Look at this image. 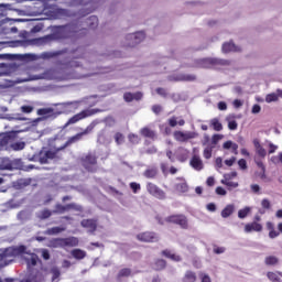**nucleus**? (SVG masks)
Wrapping results in <instances>:
<instances>
[{
    "instance_id": "1",
    "label": "nucleus",
    "mask_w": 282,
    "mask_h": 282,
    "mask_svg": "<svg viewBox=\"0 0 282 282\" xmlns=\"http://www.w3.org/2000/svg\"><path fill=\"white\" fill-rule=\"evenodd\" d=\"M25 252V245H20L18 247H8L0 250V270L10 265L14 261L15 257L23 254Z\"/></svg>"
},
{
    "instance_id": "2",
    "label": "nucleus",
    "mask_w": 282,
    "mask_h": 282,
    "mask_svg": "<svg viewBox=\"0 0 282 282\" xmlns=\"http://www.w3.org/2000/svg\"><path fill=\"white\" fill-rule=\"evenodd\" d=\"M77 101H68L62 104L63 111H54V108H40L37 109V116H43V118H58L62 113H67L69 107L77 106Z\"/></svg>"
},
{
    "instance_id": "3",
    "label": "nucleus",
    "mask_w": 282,
    "mask_h": 282,
    "mask_svg": "<svg viewBox=\"0 0 282 282\" xmlns=\"http://www.w3.org/2000/svg\"><path fill=\"white\" fill-rule=\"evenodd\" d=\"M80 164L88 173H96L98 171V156L94 152H88L80 158Z\"/></svg>"
},
{
    "instance_id": "4",
    "label": "nucleus",
    "mask_w": 282,
    "mask_h": 282,
    "mask_svg": "<svg viewBox=\"0 0 282 282\" xmlns=\"http://www.w3.org/2000/svg\"><path fill=\"white\" fill-rule=\"evenodd\" d=\"M79 241L76 237L53 238L50 240L51 248H76Z\"/></svg>"
},
{
    "instance_id": "5",
    "label": "nucleus",
    "mask_w": 282,
    "mask_h": 282,
    "mask_svg": "<svg viewBox=\"0 0 282 282\" xmlns=\"http://www.w3.org/2000/svg\"><path fill=\"white\" fill-rule=\"evenodd\" d=\"M164 221L166 224H175V226H180L183 230H188V218L183 214L167 216Z\"/></svg>"
},
{
    "instance_id": "6",
    "label": "nucleus",
    "mask_w": 282,
    "mask_h": 282,
    "mask_svg": "<svg viewBox=\"0 0 282 282\" xmlns=\"http://www.w3.org/2000/svg\"><path fill=\"white\" fill-rule=\"evenodd\" d=\"M96 113H98V111L95 109L82 110L79 113H76L72 118H69L64 127H69V124H76V122H80V120H85V118H91V116H96Z\"/></svg>"
},
{
    "instance_id": "7",
    "label": "nucleus",
    "mask_w": 282,
    "mask_h": 282,
    "mask_svg": "<svg viewBox=\"0 0 282 282\" xmlns=\"http://www.w3.org/2000/svg\"><path fill=\"white\" fill-rule=\"evenodd\" d=\"M69 210H75L76 213H83V206L76 203H69L66 205L56 204L53 210L54 215H63L64 213H69Z\"/></svg>"
},
{
    "instance_id": "8",
    "label": "nucleus",
    "mask_w": 282,
    "mask_h": 282,
    "mask_svg": "<svg viewBox=\"0 0 282 282\" xmlns=\"http://www.w3.org/2000/svg\"><path fill=\"white\" fill-rule=\"evenodd\" d=\"M19 257L23 258L28 268H34L37 263H41V259H39V254L29 251L28 247L24 246V252L19 253Z\"/></svg>"
},
{
    "instance_id": "9",
    "label": "nucleus",
    "mask_w": 282,
    "mask_h": 282,
    "mask_svg": "<svg viewBox=\"0 0 282 282\" xmlns=\"http://www.w3.org/2000/svg\"><path fill=\"white\" fill-rule=\"evenodd\" d=\"M145 188L149 195H152V197L161 200L166 199V192L160 188V186H158L156 184L148 182Z\"/></svg>"
},
{
    "instance_id": "10",
    "label": "nucleus",
    "mask_w": 282,
    "mask_h": 282,
    "mask_svg": "<svg viewBox=\"0 0 282 282\" xmlns=\"http://www.w3.org/2000/svg\"><path fill=\"white\" fill-rule=\"evenodd\" d=\"M137 239L143 243H158L160 236L155 231H143L137 235Z\"/></svg>"
},
{
    "instance_id": "11",
    "label": "nucleus",
    "mask_w": 282,
    "mask_h": 282,
    "mask_svg": "<svg viewBox=\"0 0 282 282\" xmlns=\"http://www.w3.org/2000/svg\"><path fill=\"white\" fill-rule=\"evenodd\" d=\"M169 80L171 83H195V80H197V76L193 74L181 73L178 75L170 76Z\"/></svg>"
},
{
    "instance_id": "12",
    "label": "nucleus",
    "mask_w": 282,
    "mask_h": 282,
    "mask_svg": "<svg viewBox=\"0 0 282 282\" xmlns=\"http://www.w3.org/2000/svg\"><path fill=\"white\" fill-rule=\"evenodd\" d=\"M58 151H61V150L56 149V151H52V150L41 151L39 153V162H40V164H48L50 160H55Z\"/></svg>"
},
{
    "instance_id": "13",
    "label": "nucleus",
    "mask_w": 282,
    "mask_h": 282,
    "mask_svg": "<svg viewBox=\"0 0 282 282\" xmlns=\"http://www.w3.org/2000/svg\"><path fill=\"white\" fill-rule=\"evenodd\" d=\"M144 39H147V34L142 31L127 35V40L130 41L128 47H135V45L142 43Z\"/></svg>"
},
{
    "instance_id": "14",
    "label": "nucleus",
    "mask_w": 282,
    "mask_h": 282,
    "mask_svg": "<svg viewBox=\"0 0 282 282\" xmlns=\"http://www.w3.org/2000/svg\"><path fill=\"white\" fill-rule=\"evenodd\" d=\"M87 133H89V128L68 138V140L61 148H57V151H63L67 149V147H72V144H75V142H79V140H83V135H87Z\"/></svg>"
},
{
    "instance_id": "15",
    "label": "nucleus",
    "mask_w": 282,
    "mask_h": 282,
    "mask_svg": "<svg viewBox=\"0 0 282 282\" xmlns=\"http://www.w3.org/2000/svg\"><path fill=\"white\" fill-rule=\"evenodd\" d=\"M194 138L195 132L174 131V140H176V142H188V140H194Z\"/></svg>"
},
{
    "instance_id": "16",
    "label": "nucleus",
    "mask_w": 282,
    "mask_h": 282,
    "mask_svg": "<svg viewBox=\"0 0 282 282\" xmlns=\"http://www.w3.org/2000/svg\"><path fill=\"white\" fill-rule=\"evenodd\" d=\"M82 228H86L90 235H94L98 230V220L96 219H83L80 221Z\"/></svg>"
},
{
    "instance_id": "17",
    "label": "nucleus",
    "mask_w": 282,
    "mask_h": 282,
    "mask_svg": "<svg viewBox=\"0 0 282 282\" xmlns=\"http://www.w3.org/2000/svg\"><path fill=\"white\" fill-rule=\"evenodd\" d=\"M52 41H56V35L48 34L43 37H36L30 40L29 43H31L32 45H45L46 43H52Z\"/></svg>"
},
{
    "instance_id": "18",
    "label": "nucleus",
    "mask_w": 282,
    "mask_h": 282,
    "mask_svg": "<svg viewBox=\"0 0 282 282\" xmlns=\"http://www.w3.org/2000/svg\"><path fill=\"white\" fill-rule=\"evenodd\" d=\"M13 139L14 138H12V135L10 134H4L0 137V151H10Z\"/></svg>"
},
{
    "instance_id": "19",
    "label": "nucleus",
    "mask_w": 282,
    "mask_h": 282,
    "mask_svg": "<svg viewBox=\"0 0 282 282\" xmlns=\"http://www.w3.org/2000/svg\"><path fill=\"white\" fill-rule=\"evenodd\" d=\"M221 67H230V59L212 57V69H221Z\"/></svg>"
},
{
    "instance_id": "20",
    "label": "nucleus",
    "mask_w": 282,
    "mask_h": 282,
    "mask_svg": "<svg viewBox=\"0 0 282 282\" xmlns=\"http://www.w3.org/2000/svg\"><path fill=\"white\" fill-rule=\"evenodd\" d=\"M263 231V225L257 221L248 223L245 225V232H262Z\"/></svg>"
},
{
    "instance_id": "21",
    "label": "nucleus",
    "mask_w": 282,
    "mask_h": 282,
    "mask_svg": "<svg viewBox=\"0 0 282 282\" xmlns=\"http://www.w3.org/2000/svg\"><path fill=\"white\" fill-rule=\"evenodd\" d=\"M21 76H24V77H18L15 80H13V85H21V83H30V80L34 79L32 75H30V72L28 70V68L21 72Z\"/></svg>"
},
{
    "instance_id": "22",
    "label": "nucleus",
    "mask_w": 282,
    "mask_h": 282,
    "mask_svg": "<svg viewBox=\"0 0 282 282\" xmlns=\"http://www.w3.org/2000/svg\"><path fill=\"white\" fill-rule=\"evenodd\" d=\"M140 134L143 138H149V140H158V133L155 132V130L149 128V127H144L140 130Z\"/></svg>"
},
{
    "instance_id": "23",
    "label": "nucleus",
    "mask_w": 282,
    "mask_h": 282,
    "mask_svg": "<svg viewBox=\"0 0 282 282\" xmlns=\"http://www.w3.org/2000/svg\"><path fill=\"white\" fill-rule=\"evenodd\" d=\"M133 274V271L129 268H123L121 269L117 275H116V281L117 282H122L123 279H129Z\"/></svg>"
},
{
    "instance_id": "24",
    "label": "nucleus",
    "mask_w": 282,
    "mask_h": 282,
    "mask_svg": "<svg viewBox=\"0 0 282 282\" xmlns=\"http://www.w3.org/2000/svg\"><path fill=\"white\" fill-rule=\"evenodd\" d=\"M223 53L224 54H230V52H240L241 48L239 46H237L236 44H234L232 42H226L223 44Z\"/></svg>"
},
{
    "instance_id": "25",
    "label": "nucleus",
    "mask_w": 282,
    "mask_h": 282,
    "mask_svg": "<svg viewBox=\"0 0 282 282\" xmlns=\"http://www.w3.org/2000/svg\"><path fill=\"white\" fill-rule=\"evenodd\" d=\"M189 164L195 171H202L204 169V162H202V159L198 155H194L191 159Z\"/></svg>"
},
{
    "instance_id": "26",
    "label": "nucleus",
    "mask_w": 282,
    "mask_h": 282,
    "mask_svg": "<svg viewBox=\"0 0 282 282\" xmlns=\"http://www.w3.org/2000/svg\"><path fill=\"white\" fill-rule=\"evenodd\" d=\"M176 180L182 183L175 185V191H177V193H188V183H186V180H184V177H177Z\"/></svg>"
},
{
    "instance_id": "27",
    "label": "nucleus",
    "mask_w": 282,
    "mask_h": 282,
    "mask_svg": "<svg viewBox=\"0 0 282 282\" xmlns=\"http://www.w3.org/2000/svg\"><path fill=\"white\" fill-rule=\"evenodd\" d=\"M197 65L200 69H213V57L199 59Z\"/></svg>"
},
{
    "instance_id": "28",
    "label": "nucleus",
    "mask_w": 282,
    "mask_h": 282,
    "mask_svg": "<svg viewBox=\"0 0 282 282\" xmlns=\"http://www.w3.org/2000/svg\"><path fill=\"white\" fill-rule=\"evenodd\" d=\"M265 228L269 230V239H276L279 237L280 232L274 229V223L267 221Z\"/></svg>"
},
{
    "instance_id": "29",
    "label": "nucleus",
    "mask_w": 282,
    "mask_h": 282,
    "mask_svg": "<svg viewBox=\"0 0 282 282\" xmlns=\"http://www.w3.org/2000/svg\"><path fill=\"white\" fill-rule=\"evenodd\" d=\"M281 278H282V272L281 271H276V272L269 271V272H267V279H269V281H271V282H282Z\"/></svg>"
},
{
    "instance_id": "30",
    "label": "nucleus",
    "mask_w": 282,
    "mask_h": 282,
    "mask_svg": "<svg viewBox=\"0 0 282 282\" xmlns=\"http://www.w3.org/2000/svg\"><path fill=\"white\" fill-rule=\"evenodd\" d=\"M143 175L147 177V180H155L158 177V167H148Z\"/></svg>"
},
{
    "instance_id": "31",
    "label": "nucleus",
    "mask_w": 282,
    "mask_h": 282,
    "mask_svg": "<svg viewBox=\"0 0 282 282\" xmlns=\"http://www.w3.org/2000/svg\"><path fill=\"white\" fill-rule=\"evenodd\" d=\"M153 270L161 272V270H166V260L156 259L153 264Z\"/></svg>"
},
{
    "instance_id": "32",
    "label": "nucleus",
    "mask_w": 282,
    "mask_h": 282,
    "mask_svg": "<svg viewBox=\"0 0 282 282\" xmlns=\"http://www.w3.org/2000/svg\"><path fill=\"white\" fill-rule=\"evenodd\" d=\"M197 281V273L194 271H186L185 275L183 276V282H196Z\"/></svg>"
},
{
    "instance_id": "33",
    "label": "nucleus",
    "mask_w": 282,
    "mask_h": 282,
    "mask_svg": "<svg viewBox=\"0 0 282 282\" xmlns=\"http://www.w3.org/2000/svg\"><path fill=\"white\" fill-rule=\"evenodd\" d=\"M235 213V205L229 204L221 210V217L224 219H227V217H230Z\"/></svg>"
},
{
    "instance_id": "34",
    "label": "nucleus",
    "mask_w": 282,
    "mask_h": 282,
    "mask_svg": "<svg viewBox=\"0 0 282 282\" xmlns=\"http://www.w3.org/2000/svg\"><path fill=\"white\" fill-rule=\"evenodd\" d=\"M209 127H212V129H214V131H223L224 130V124H221L219 119H217V118H213L209 121Z\"/></svg>"
},
{
    "instance_id": "35",
    "label": "nucleus",
    "mask_w": 282,
    "mask_h": 282,
    "mask_svg": "<svg viewBox=\"0 0 282 282\" xmlns=\"http://www.w3.org/2000/svg\"><path fill=\"white\" fill-rule=\"evenodd\" d=\"M23 149H25V142L23 141L14 142V139L11 141L10 151H23Z\"/></svg>"
},
{
    "instance_id": "36",
    "label": "nucleus",
    "mask_w": 282,
    "mask_h": 282,
    "mask_svg": "<svg viewBox=\"0 0 282 282\" xmlns=\"http://www.w3.org/2000/svg\"><path fill=\"white\" fill-rule=\"evenodd\" d=\"M72 257H74V259H77L78 261H80L87 257V252L83 251L82 249H74L72 251Z\"/></svg>"
},
{
    "instance_id": "37",
    "label": "nucleus",
    "mask_w": 282,
    "mask_h": 282,
    "mask_svg": "<svg viewBox=\"0 0 282 282\" xmlns=\"http://www.w3.org/2000/svg\"><path fill=\"white\" fill-rule=\"evenodd\" d=\"M87 26L90 30H94V28H98V17L91 15L86 20Z\"/></svg>"
},
{
    "instance_id": "38",
    "label": "nucleus",
    "mask_w": 282,
    "mask_h": 282,
    "mask_svg": "<svg viewBox=\"0 0 282 282\" xmlns=\"http://www.w3.org/2000/svg\"><path fill=\"white\" fill-rule=\"evenodd\" d=\"M61 54H63V51L44 52L42 53V58L50 61V58H56V56H61Z\"/></svg>"
},
{
    "instance_id": "39",
    "label": "nucleus",
    "mask_w": 282,
    "mask_h": 282,
    "mask_svg": "<svg viewBox=\"0 0 282 282\" xmlns=\"http://www.w3.org/2000/svg\"><path fill=\"white\" fill-rule=\"evenodd\" d=\"M169 124L170 127H177V124H180V127H184V124H186V121L184 119H181L177 122V117H172L169 119Z\"/></svg>"
},
{
    "instance_id": "40",
    "label": "nucleus",
    "mask_w": 282,
    "mask_h": 282,
    "mask_svg": "<svg viewBox=\"0 0 282 282\" xmlns=\"http://www.w3.org/2000/svg\"><path fill=\"white\" fill-rule=\"evenodd\" d=\"M264 263H265V265H278L279 258H276V256H268L264 259Z\"/></svg>"
},
{
    "instance_id": "41",
    "label": "nucleus",
    "mask_w": 282,
    "mask_h": 282,
    "mask_svg": "<svg viewBox=\"0 0 282 282\" xmlns=\"http://www.w3.org/2000/svg\"><path fill=\"white\" fill-rule=\"evenodd\" d=\"M59 232H65V228H63V227L48 228L45 231V235H59Z\"/></svg>"
},
{
    "instance_id": "42",
    "label": "nucleus",
    "mask_w": 282,
    "mask_h": 282,
    "mask_svg": "<svg viewBox=\"0 0 282 282\" xmlns=\"http://www.w3.org/2000/svg\"><path fill=\"white\" fill-rule=\"evenodd\" d=\"M251 210H252V208H250V207H245L242 209H239V212H238L239 219H246V217H248V215H250Z\"/></svg>"
},
{
    "instance_id": "43",
    "label": "nucleus",
    "mask_w": 282,
    "mask_h": 282,
    "mask_svg": "<svg viewBox=\"0 0 282 282\" xmlns=\"http://www.w3.org/2000/svg\"><path fill=\"white\" fill-rule=\"evenodd\" d=\"M1 169H2L3 171H12L13 165H12V162L10 161V159H4V160H2V162H1Z\"/></svg>"
},
{
    "instance_id": "44",
    "label": "nucleus",
    "mask_w": 282,
    "mask_h": 282,
    "mask_svg": "<svg viewBox=\"0 0 282 282\" xmlns=\"http://www.w3.org/2000/svg\"><path fill=\"white\" fill-rule=\"evenodd\" d=\"M256 164L258 169H261V173H260L261 180L265 178V165L263 164V161L256 160Z\"/></svg>"
},
{
    "instance_id": "45",
    "label": "nucleus",
    "mask_w": 282,
    "mask_h": 282,
    "mask_svg": "<svg viewBox=\"0 0 282 282\" xmlns=\"http://www.w3.org/2000/svg\"><path fill=\"white\" fill-rule=\"evenodd\" d=\"M52 217V210L50 209H43L39 214V219H50Z\"/></svg>"
},
{
    "instance_id": "46",
    "label": "nucleus",
    "mask_w": 282,
    "mask_h": 282,
    "mask_svg": "<svg viewBox=\"0 0 282 282\" xmlns=\"http://www.w3.org/2000/svg\"><path fill=\"white\" fill-rule=\"evenodd\" d=\"M51 274H52V281H56L61 276V269L57 267L52 268Z\"/></svg>"
},
{
    "instance_id": "47",
    "label": "nucleus",
    "mask_w": 282,
    "mask_h": 282,
    "mask_svg": "<svg viewBox=\"0 0 282 282\" xmlns=\"http://www.w3.org/2000/svg\"><path fill=\"white\" fill-rule=\"evenodd\" d=\"M279 100V96L276 93L268 94L265 96V102H276Z\"/></svg>"
},
{
    "instance_id": "48",
    "label": "nucleus",
    "mask_w": 282,
    "mask_h": 282,
    "mask_svg": "<svg viewBox=\"0 0 282 282\" xmlns=\"http://www.w3.org/2000/svg\"><path fill=\"white\" fill-rule=\"evenodd\" d=\"M115 142L118 145L122 144L124 142V134H122V132H117L115 134Z\"/></svg>"
},
{
    "instance_id": "49",
    "label": "nucleus",
    "mask_w": 282,
    "mask_h": 282,
    "mask_svg": "<svg viewBox=\"0 0 282 282\" xmlns=\"http://www.w3.org/2000/svg\"><path fill=\"white\" fill-rule=\"evenodd\" d=\"M20 111L22 113H32V111H34V106H21Z\"/></svg>"
},
{
    "instance_id": "50",
    "label": "nucleus",
    "mask_w": 282,
    "mask_h": 282,
    "mask_svg": "<svg viewBox=\"0 0 282 282\" xmlns=\"http://www.w3.org/2000/svg\"><path fill=\"white\" fill-rule=\"evenodd\" d=\"M227 120H228V129L230 131H237V128L239 127V124L235 120H230V119H227Z\"/></svg>"
},
{
    "instance_id": "51",
    "label": "nucleus",
    "mask_w": 282,
    "mask_h": 282,
    "mask_svg": "<svg viewBox=\"0 0 282 282\" xmlns=\"http://www.w3.org/2000/svg\"><path fill=\"white\" fill-rule=\"evenodd\" d=\"M221 184H225L228 188H237L239 186V183L232 181H221Z\"/></svg>"
},
{
    "instance_id": "52",
    "label": "nucleus",
    "mask_w": 282,
    "mask_h": 282,
    "mask_svg": "<svg viewBox=\"0 0 282 282\" xmlns=\"http://www.w3.org/2000/svg\"><path fill=\"white\" fill-rule=\"evenodd\" d=\"M155 91L159 96H162V98H166L169 96V91L165 88L159 87Z\"/></svg>"
},
{
    "instance_id": "53",
    "label": "nucleus",
    "mask_w": 282,
    "mask_h": 282,
    "mask_svg": "<svg viewBox=\"0 0 282 282\" xmlns=\"http://www.w3.org/2000/svg\"><path fill=\"white\" fill-rule=\"evenodd\" d=\"M204 159L205 160H210L213 158V149L207 148L203 152Z\"/></svg>"
},
{
    "instance_id": "54",
    "label": "nucleus",
    "mask_w": 282,
    "mask_h": 282,
    "mask_svg": "<svg viewBox=\"0 0 282 282\" xmlns=\"http://www.w3.org/2000/svg\"><path fill=\"white\" fill-rule=\"evenodd\" d=\"M261 206H262V208H264V210H270V208L272 207V205L268 198H264L261 200Z\"/></svg>"
},
{
    "instance_id": "55",
    "label": "nucleus",
    "mask_w": 282,
    "mask_h": 282,
    "mask_svg": "<svg viewBox=\"0 0 282 282\" xmlns=\"http://www.w3.org/2000/svg\"><path fill=\"white\" fill-rule=\"evenodd\" d=\"M130 188L132 191V193H138L142 187L140 186L139 183L132 182L130 183Z\"/></svg>"
},
{
    "instance_id": "56",
    "label": "nucleus",
    "mask_w": 282,
    "mask_h": 282,
    "mask_svg": "<svg viewBox=\"0 0 282 282\" xmlns=\"http://www.w3.org/2000/svg\"><path fill=\"white\" fill-rule=\"evenodd\" d=\"M256 153H257V155H259V158H265V155H268V152L264 150L263 147L258 148L256 150Z\"/></svg>"
},
{
    "instance_id": "57",
    "label": "nucleus",
    "mask_w": 282,
    "mask_h": 282,
    "mask_svg": "<svg viewBox=\"0 0 282 282\" xmlns=\"http://www.w3.org/2000/svg\"><path fill=\"white\" fill-rule=\"evenodd\" d=\"M238 166L242 170L246 171V169H248V162L245 159H240L238 161Z\"/></svg>"
},
{
    "instance_id": "58",
    "label": "nucleus",
    "mask_w": 282,
    "mask_h": 282,
    "mask_svg": "<svg viewBox=\"0 0 282 282\" xmlns=\"http://www.w3.org/2000/svg\"><path fill=\"white\" fill-rule=\"evenodd\" d=\"M123 100L126 102H133V94L132 93H126L123 94Z\"/></svg>"
},
{
    "instance_id": "59",
    "label": "nucleus",
    "mask_w": 282,
    "mask_h": 282,
    "mask_svg": "<svg viewBox=\"0 0 282 282\" xmlns=\"http://www.w3.org/2000/svg\"><path fill=\"white\" fill-rule=\"evenodd\" d=\"M152 111L155 113V116H160V113H162V107L160 105H153Z\"/></svg>"
},
{
    "instance_id": "60",
    "label": "nucleus",
    "mask_w": 282,
    "mask_h": 282,
    "mask_svg": "<svg viewBox=\"0 0 282 282\" xmlns=\"http://www.w3.org/2000/svg\"><path fill=\"white\" fill-rule=\"evenodd\" d=\"M199 278H200L202 282H213V280H210V275L209 274L200 273Z\"/></svg>"
},
{
    "instance_id": "61",
    "label": "nucleus",
    "mask_w": 282,
    "mask_h": 282,
    "mask_svg": "<svg viewBox=\"0 0 282 282\" xmlns=\"http://www.w3.org/2000/svg\"><path fill=\"white\" fill-rule=\"evenodd\" d=\"M224 252H226V248L217 247V246L214 247V253L215 254H224Z\"/></svg>"
},
{
    "instance_id": "62",
    "label": "nucleus",
    "mask_w": 282,
    "mask_h": 282,
    "mask_svg": "<svg viewBox=\"0 0 282 282\" xmlns=\"http://www.w3.org/2000/svg\"><path fill=\"white\" fill-rule=\"evenodd\" d=\"M42 259H44V261H50V250L42 249Z\"/></svg>"
},
{
    "instance_id": "63",
    "label": "nucleus",
    "mask_w": 282,
    "mask_h": 282,
    "mask_svg": "<svg viewBox=\"0 0 282 282\" xmlns=\"http://www.w3.org/2000/svg\"><path fill=\"white\" fill-rule=\"evenodd\" d=\"M223 135L221 134H214L212 137V144H217V142H219V140H221Z\"/></svg>"
},
{
    "instance_id": "64",
    "label": "nucleus",
    "mask_w": 282,
    "mask_h": 282,
    "mask_svg": "<svg viewBox=\"0 0 282 282\" xmlns=\"http://www.w3.org/2000/svg\"><path fill=\"white\" fill-rule=\"evenodd\" d=\"M227 194V192L224 189V187H221V186H218V187H216V195H226Z\"/></svg>"
}]
</instances>
